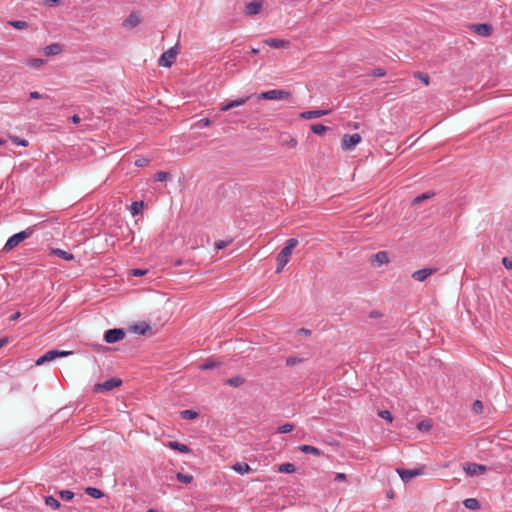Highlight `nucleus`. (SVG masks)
Returning <instances> with one entry per match:
<instances>
[{
  "label": "nucleus",
  "instance_id": "nucleus-1",
  "mask_svg": "<svg viewBox=\"0 0 512 512\" xmlns=\"http://www.w3.org/2000/svg\"><path fill=\"white\" fill-rule=\"evenodd\" d=\"M298 245V240L296 238H290L286 241L285 246L277 255V268L276 272L280 273L286 264L289 261V258L292 254L293 249Z\"/></svg>",
  "mask_w": 512,
  "mask_h": 512
},
{
  "label": "nucleus",
  "instance_id": "nucleus-2",
  "mask_svg": "<svg viewBox=\"0 0 512 512\" xmlns=\"http://www.w3.org/2000/svg\"><path fill=\"white\" fill-rule=\"evenodd\" d=\"M36 225L29 226L23 231L12 235L5 243L3 250L8 252L18 246L22 241L30 238L35 232Z\"/></svg>",
  "mask_w": 512,
  "mask_h": 512
},
{
  "label": "nucleus",
  "instance_id": "nucleus-3",
  "mask_svg": "<svg viewBox=\"0 0 512 512\" xmlns=\"http://www.w3.org/2000/svg\"><path fill=\"white\" fill-rule=\"evenodd\" d=\"M291 94L284 90L273 89L265 92H261L256 95L258 100H284L288 99Z\"/></svg>",
  "mask_w": 512,
  "mask_h": 512
},
{
  "label": "nucleus",
  "instance_id": "nucleus-4",
  "mask_svg": "<svg viewBox=\"0 0 512 512\" xmlns=\"http://www.w3.org/2000/svg\"><path fill=\"white\" fill-rule=\"evenodd\" d=\"M425 466L413 468V469H405V468H397L396 472L400 476V478L404 482H409L414 477L420 476L424 473Z\"/></svg>",
  "mask_w": 512,
  "mask_h": 512
},
{
  "label": "nucleus",
  "instance_id": "nucleus-5",
  "mask_svg": "<svg viewBox=\"0 0 512 512\" xmlns=\"http://www.w3.org/2000/svg\"><path fill=\"white\" fill-rule=\"evenodd\" d=\"M71 354L69 351L49 350L36 360V365L40 366L46 362H50L58 357H63Z\"/></svg>",
  "mask_w": 512,
  "mask_h": 512
},
{
  "label": "nucleus",
  "instance_id": "nucleus-6",
  "mask_svg": "<svg viewBox=\"0 0 512 512\" xmlns=\"http://www.w3.org/2000/svg\"><path fill=\"white\" fill-rule=\"evenodd\" d=\"M178 51L175 47H172L165 51L159 58L158 64L162 67H171L175 62Z\"/></svg>",
  "mask_w": 512,
  "mask_h": 512
},
{
  "label": "nucleus",
  "instance_id": "nucleus-7",
  "mask_svg": "<svg viewBox=\"0 0 512 512\" xmlns=\"http://www.w3.org/2000/svg\"><path fill=\"white\" fill-rule=\"evenodd\" d=\"M362 138L360 134H345L341 141V147L343 150H352L357 144L361 142Z\"/></svg>",
  "mask_w": 512,
  "mask_h": 512
},
{
  "label": "nucleus",
  "instance_id": "nucleus-8",
  "mask_svg": "<svg viewBox=\"0 0 512 512\" xmlns=\"http://www.w3.org/2000/svg\"><path fill=\"white\" fill-rule=\"evenodd\" d=\"M124 337L125 332L123 329L120 328L109 329L104 334V340L109 344L119 342L123 340Z\"/></svg>",
  "mask_w": 512,
  "mask_h": 512
},
{
  "label": "nucleus",
  "instance_id": "nucleus-9",
  "mask_svg": "<svg viewBox=\"0 0 512 512\" xmlns=\"http://www.w3.org/2000/svg\"><path fill=\"white\" fill-rule=\"evenodd\" d=\"M121 384H122V381L119 378L112 377V378L104 381L103 383L96 384L95 391L96 392L111 391L114 388L119 387Z\"/></svg>",
  "mask_w": 512,
  "mask_h": 512
},
{
  "label": "nucleus",
  "instance_id": "nucleus-10",
  "mask_svg": "<svg viewBox=\"0 0 512 512\" xmlns=\"http://www.w3.org/2000/svg\"><path fill=\"white\" fill-rule=\"evenodd\" d=\"M463 469L468 476H476L486 472L487 467L477 463H467L464 465Z\"/></svg>",
  "mask_w": 512,
  "mask_h": 512
},
{
  "label": "nucleus",
  "instance_id": "nucleus-11",
  "mask_svg": "<svg viewBox=\"0 0 512 512\" xmlns=\"http://www.w3.org/2000/svg\"><path fill=\"white\" fill-rule=\"evenodd\" d=\"M471 29L480 36L489 37L493 32V27L490 24L482 23V24H474L471 26Z\"/></svg>",
  "mask_w": 512,
  "mask_h": 512
},
{
  "label": "nucleus",
  "instance_id": "nucleus-12",
  "mask_svg": "<svg viewBox=\"0 0 512 512\" xmlns=\"http://www.w3.org/2000/svg\"><path fill=\"white\" fill-rule=\"evenodd\" d=\"M251 97H252L251 95H247V96H244V97H240V98L231 100L227 104L222 105L220 107V110L224 112V111H228V110H230L232 108L244 105L245 103H247L251 99Z\"/></svg>",
  "mask_w": 512,
  "mask_h": 512
},
{
  "label": "nucleus",
  "instance_id": "nucleus-13",
  "mask_svg": "<svg viewBox=\"0 0 512 512\" xmlns=\"http://www.w3.org/2000/svg\"><path fill=\"white\" fill-rule=\"evenodd\" d=\"M436 272V269L435 268H424V269H420V270H417L415 272H413L412 274V278L416 281H419V282H423L425 281L428 277H430L431 275H433L434 273Z\"/></svg>",
  "mask_w": 512,
  "mask_h": 512
},
{
  "label": "nucleus",
  "instance_id": "nucleus-14",
  "mask_svg": "<svg viewBox=\"0 0 512 512\" xmlns=\"http://www.w3.org/2000/svg\"><path fill=\"white\" fill-rule=\"evenodd\" d=\"M263 8V4L259 0H254L249 2L245 6V14L248 16H253L261 12Z\"/></svg>",
  "mask_w": 512,
  "mask_h": 512
},
{
  "label": "nucleus",
  "instance_id": "nucleus-15",
  "mask_svg": "<svg viewBox=\"0 0 512 512\" xmlns=\"http://www.w3.org/2000/svg\"><path fill=\"white\" fill-rule=\"evenodd\" d=\"M389 262L390 258L387 251H379L372 256V263H375L377 267H381Z\"/></svg>",
  "mask_w": 512,
  "mask_h": 512
},
{
  "label": "nucleus",
  "instance_id": "nucleus-16",
  "mask_svg": "<svg viewBox=\"0 0 512 512\" xmlns=\"http://www.w3.org/2000/svg\"><path fill=\"white\" fill-rule=\"evenodd\" d=\"M329 113L328 110H311L300 113V117L303 119H315L325 116Z\"/></svg>",
  "mask_w": 512,
  "mask_h": 512
},
{
  "label": "nucleus",
  "instance_id": "nucleus-17",
  "mask_svg": "<svg viewBox=\"0 0 512 512\" xmlns=\"http://www.w3.org/2000/svg\"><path fill=\"white\" fill-rule=\"evenodd\" d=\"M141 18L139 14L132 12L123 22L125 28H134L140 24Z\"/></svg>",
  "mask_w": 512,
  "mask_h": 512
},
{
  "label": "nucleus",
  "instance_id": "nucleus-18",
  "mask_svg": "<svg viewBox=\"0 0 512 512\" xmlns=\"http://www.w3.org/2000/svg\"><path fill=\"white\" fill-rule=\"evenodd\" d=\"M264 43L272 48H285L289 45L288 41L277 39V38H269L264 41Z\"/></svg>",
  "mask_w": 512,
  "mask_h": 512
},
{
  "label": "nucleus",
  "instance_id": "nucleus-19",
  "mask_svg": "<svg viewBox=\"0 0 512 512\" xmlns=\"http://www.w3.org/2000/svg\"><path fill=\"white\" fill-rule=\"evenodd\" d=\"M52 255H55L61 259H64L66 261H71L74 259V255L70 252H67L65 250L59 249V248H53L50 252Z\"/></svg>",
  "mask_w": 512,
  "mask_h": 512
},
{
  "label": "nucleus",
  "instance_id": "nucleus-20",
  "mask_svg": "<svg viewBox=\"0 0 512 512\" xmlns=\"http://www.w3.org/2000/svg\"><path fill=\"white\" fill-rule=\"evenodd\" d=\"M167 446L175 451L180 452V453H189L190 452V448L187 445L182 444L178 441H169Z\"/></svg>",
  "mask_w": 512,
  "mask_h": 512
},
{
  "label": "nucleus",
  "instance_id": "nucleus-21",
  "mask_svg": "<svg viewBox=\"0 0 512 512\" xmlns=\"http://www.w3.org/2000/svg\"><path fill=\"white\" fill-rule=\"evenodd\" d=\"M62 51V47L58 43H53L44 48V54L46 56L57 55Z\"/></svg>",
  "mask_w": 512,
  "mask_h": 512
},
{
  "label": "nucleus",
  "instance_id": "nucleus-22",
  "mask_svg": "<svg viewBox=\"0 0 512 512\" xmlns=\"http://www.w3.org/2000/svg\"><path fill=\"white\" fill-rule=\"evenodd\" d=\"M150 329V325L146 322H140L132 326V330L140 335H145Z\"/></svg>",
  "mask_w": 512,
  "mask_h": 512
},
{
  "label": "nucleus",
  "instance_id": "nucleus-23",
  "mask_svg": "<svg viewBox=\"0 0 512 512\" xmlns=\"http://www.w3.org/2000/svg\"><path fill=\"white\" fill-rule=\"evenodd\" d=\"M245 382V379L241 376H235L232 378H229L225 381V383L232 387H240Z\"/></svg>",
  "mask_w": 512,
  "mask_h": 512
},
{
  "label": "nucleus",
  "instance_id": "nucleus-24",
  "mask_svg": "<svg viewBox=\"0 0 512 512\" xmlns=\"http://www.w3.org/2000/svg\"><path fill=\"white\" fill-rule=\"evenodd\" d=\"M84 492L95 499H99L104 496V493L100 489L94 487H87Z\"/></svg>",
  "mask_w": 512,
  "mask_h": 512
},
{
  "label": "nucleus",
  "instance_id": "nucleus-25",
  "mask_svg": "<svg viewBox=\"0 0 512 512\" xmlns=\"http://www.w3.org/2000/svg\"><path fill=\"white\" fill-rule=\"evenodd\" d=\"M44 500L45 504L54 510L59 509L61 506L60 502L53 496H45Z\"/></svg>",
  "mask_w": 512,
  "mask_h": 512
},
{
  "label": "nucleus",
  "instance_id": "nucleus-26",
  "mask_svg": "<svg viewBox=\"0 0 512 512\" xmlns=\"http://www.w3.org/2000/svg\"><path fill=\"white\" fill-rule=\"evenodd\" d=\"M299 449L304 453H310L316 456L321 455V451L318 448L311 445H301L299 446Z\"/></svg>",
  "mask_w": 512,
  "mask_h": 512
},
{
  "label": "nucleus",
  "instance_id": "nucleus-27",
  "mask_svg": "<svg viewBox=\"0 0 512 512\" xmlns=\"http://www.w3.org/2000/svg\"><path fill=\"white\" fill-rule=\"evenodd\" d=\"M233 469H234L236 472H238V473H240V474H242V475H243V474L248 473V472L251 470L250 466H249L247 463H244V462H242V463H236V464L233 466Z\"/></svg>",
  "mask_w": 512,
  "mask_h": 512
},
{
  "label": "nucleus",
  "instance_id": "nucleus-28",
  "mask_svg": "<svg viewBox=\"0 0 512 512\" xmlns=\"http://www.w3.org/2000/svg\"><path fill=\"white\" fill-rule=\"evenodd\" d=\"M218 365H219V363L216 362L214 359L208 358L204 363H202L199 366V369H201V370H210V369H213V368L217 367Z\"/></svg>",
  "mask_w": 512,
  "mask_h": 512
},
{
  "label": "nucleus",
  "instance_id": "nucleus-29",
  "mask_svg": "<svg viewBox=\"0 0 512 512\" xmlns=\"http://www.w3.org/2000/svg\"><path fill=\"white\" fill-rule=\"evenodd\" d=\"M144 203L143 201H135L131 204L130 211L133 216L139 214L143 209Z\"/></svg>",
  "mask_w": 512,
  "mask_h": 512
},
{
  "label": "nucleus",
  "instance_id": "nucleus-30",
  "mask_svg": "<svg viewBox=\"0 0 512 512\" xmlns=\"http://www.w3.org/2000/svg\"><path fill=\"white\" fill-rule=\"evenodd\" d=\"M463 504H464V506H465L466 508H468V509H472V510H474V509H478V508H479V506H480V505H479L478 500H477V499H475V498H467V499H465V500L463 501Z\"/></svg>",
  "mask_w": 512,
  "mask_h": 512
},
{
  "label": "nucleus",
  "instance_id": "nucleus-31",
  "mask_svg": "<svg viewBox=\"0 0 512 512\" xmlns=\"http://www.w3.org/2000/svg\"><path fill=\"white\" fill-rule=\"evenodd\" d=\"M8 25L12 26L15 29L23 30L28 27V23L26 21H20V20H11L8 21Z\"/></svg>",
  "mask_w": 512,
  "mask_h": 512
},
{
  "label": "nucleus",
  "instance_id": "nucleus-32",
  "mask_svg": "<svg viewBox=\"0 0 512 512\" xmlns=\"http://www.w3.org/2000/svg\"><path fill=\"white\" fill-rule=\"evenodd\" d=\"M278 471L281 473H293L295 472V466L292 463H283L278 466Z\"/></svg>",
  "mask_w": 512,
  "mask_h": 512
},
{
  "label": "nucleus",
  "instance_id": "nucleus-33",
  "mask_svg": "<svg viewBox=\"0 0 512 512\" xmlns=\"http://www.w3.org/2000/svg\"><path fill=\"white\" fill-rule=\"evenodd\" d=\"M26 64L29 67L38 69V68H40L44 64V60L40 59V58H32V59L27 60Z\"/></svg>",
  "mask_w": 512,
  "mask_h": 512
},
{
  "label": "nucleus",
  "instance_id": "nucleus-34",
  "mask_svg": "<svg viewBox=\"0 0 512 512\" xmlns=\"http://www.w3.org/2000/svg\"><path fill=\"white\" fill-rule=\"evenodd\" d=\"M181 417L186 420H193L198 417V413L194 410H183Z\"/></svg>",
  "mask_w": 512,
  "mask_h": 512
},
{
  "label": "nucleus",
  "instance_id": "nucleus-35",
  "mask_svg": "<svg viewBox=\"0 0 512 512\" xmlns=\"http://www.w3.org/2000/svg\"><path fill=\"white\" fill-rule=\"evenodd\" d=\"M414 77L423 82L426 86L430 83V77L427 73L424 72H415Z\"/></svg>",
  "mask_w": 512,
  "mask_h": 512
},
{
  "label": "nucleus",
  "instance_id": "nucleus-36",
  "mask_svg": "<svg viewBox=\"0 0 512 512\" xmlns=\"http://www.w3.org/2000/svg\"><path fill=\"white\" fill-rule=\"evenodd\" d=\"M176 478L179 482L181 483H185V484H189L192 482L193 480V477L192 475H189V474H183V473H177L176 474Z\"/></svg>",
  "mask_w": 512,
  "mask_h": 512
},
{
  "label": "nucleus",
  "instance_id": "nucleus-37",
  "mask_svg": "<svg viewBox=\"0 0 512 512\" xmlns=\"http://www.w3.org/2000/svg\"><path fill=\"white\" fill-rule=\"evenodd\" d=\"M417 428L421 432H429L432 428V425H431L430 421L423 420L418 423Z\"/></svg>",
  "mask_w": 512,
  "mask_h": 512
},
{
  "label": "nucleus",
  "instance_id": "nucleus-38",
  "mask_svg": "<svg viewBox=\"0 0 512 512\" xmlns=\"http://www.w3.org/2000/svg\"><path fill=\"white\" fill-rule=\"evenodd\" d=\"M311 130L313 133H315L317 135H321L327 131V127L322 124H313L311 126Z\"/></svg>",
  "mask_w": 512,
  "mask_h": 512
},
{
  "label": "nucleus",
  "instance_id": "nucleus-39",
  "mask_svg": "<svg viewBox=\"0 0 512 512\" xmlns=\"http://www.w3.org/2000/svg\"><path fill=\"white\" fill-rule=\"evenodd\" d=\"M59 496L65 501H70L73 499L74 493L70 490H61L59 491Z\"/></svg>",
  "mask_w": 512,
  "mask_h": 512
},
{
  "label": "nucleus",
  "instance_id": "nucleus-40",
  "mask_svg": "<svg viewBox=\"0 0 512 512\" xmlns=\"http://www.w3.org/2000/svg\"><path fill=\"white\" fill-rule=\"evenodd\" d=\"M169 176L170 174L168 172L158 171L157 173H155L154 179L155 181L162 182L165 181Z\"/></svg>",
  "mask_w": 512,
  "mask_h": 512
},
{
  "label": "nucleus",
  "instance_id": "nucleus-41",
  "mask_svg": "<svg viewBox=\"0 0 512 512\" xmlns=\"http://www.w3.org/2000/svg\"><path fill=\"white\" fill-rule=\"evenodd\" d=\"M294 426L292 424L286 423L277 428L279 433H288L293 430Z\"/></svg>",
  "mask_w": 512,
  "mask_h": 512
},
{
  "label": "nucleus",
  "instance_id": "nucleus-42",
  "mask_svg": "<svg viewBox=\"0 0 512 512\" xmlns=\"http://www.w3.org/2000/svg\"><path fill=\"white\" fill-rule=\"evenodd\" d=\"M150 160L146 157H139L135 160V165L137 167H145L149 164Z\"/></svg>",
  "mask_w": 512,
  "mask_h": 512
},
{
  "label": "nucleus",
  "instance_id": "nucleus-43",
  "mask_svg": "<svg viewBox=\"0 0 512 512\" xmlns=\"http://www.w3.org/2000/svg\"><path fill=\"white\" fill-rule=\"evenodd\" d=\"M11 139L18 146H22V147L28 146V141L23 138L14 136V137H11Z\"/></svg>",
  "mask_w": 512,
  "mask_h": 512
},
{
  "label": "nucleus",
  "instance_id": "nucleus-44",
  "mask_svg": "<svg viewBox=\"0 0 512 512\" xmlns=\"http://www.w3.org/2000/svg\"><path fill=\"white\" fill-rule=\"evenodd\" d=\"M472 409L474 412L476 413H481L482 410H483V404L480 400H476L473 405H472Z\"/></svg>",
  "mask_w": 512,
  "mask_h": 512
},
{
  "label": "nucleus",
  "instance_id": "nucleus-45",
  "mask_svg": "<svg viewBox=\"0 0 512 512\" xmlns=\"http://www.w3.org/2000/svg\"><path fill=\"white\" fill-rule=\"evenodd\" d=\"M379 416L389 422H392L393 420V417L391 415V413L388 411V410H382L379 412Z\"/></svg>",
  "mask_w": 512,
  "mask_h": 512
},
{
  "label": "nucleus",
  "instance_id": "nucleus-46",
  "mask_svg": "<svg viewBox=\"0 0 512 512\" xmlns=\"http://www.w3.org/2000/svg\"><path fill=\"white\" fill-rule=\"evenodd\" d=\"M430 197H431V194H429V193H424V194H421V195L417 196L416 198H414V201H413V202H414L415 204H418V203H420V202H422V201H424V200H426V199H428V198H430Z\"/></svg>",
  "mask_w": 512,
  "mask_h": 512
},
{
  "label": "nucleus",
  "instance_id": "nucleus-47",
  "mask_svg": "<svg viewBox=\"0 0 512 512\" xmlns=\"http://www.w3.org/2000/svg\"><path fill=\"white\" fill-rule=\"evenodd\" d=\"M29 97H30V99H46V98H48L47 95L40 94L37 91L30 92Z\"/></svg>",
  "mask_w": 512,
  "mask_h": 512
},
{
  "label": "nucleus",
  "instance_id": "nucleus-48",
  "mask_svg": "<svg viewBox=\"0 0 512 512\" xmlns=\"http://www.w3.org/2000/svg\"><path fill=\"white\" fill-rule=\"evenodd\" d=\"M198 127L202 128V127H208L211 125V121L210 119L208 118H202L200 119L197 124H196Z\"/></svg>",
  "mask_w": 512,
  "mask_h": 512
},
{
  "label": "nucleus",
  "instance_id": "nucleus-49",
  "mask_svg": "<svg viewBox=\"0 0 512 512\" xmlns=\"http://www.w3.org/2000/svg\"><path fill=\"white\" fill-rule=\"evenodd\" d=\"M346 479H347V476L345 473H335L334 478H333V480L335 482H344V481H346Z\"/></svg>",
  "mask_w": 512,
  "mask_h": 512
},
{
  "label": "nucleus",
  "instance_id": "nucleus-50",
  "mask_svg": "<svg viewBox=\"0 0 512 512\" xmlns=\"http://www.w3.org/2000/svg\"><path fill=\"white\" fill-rule=\"evenodd\" d=\"M385 74H386V72L382 68H376L373 70V73H372V75L374 77H383V76H385Z\"/></svg>",
  "mask_w": 512,
  "mask_h": 512
},
{
  "label": "nucleus",
  "instance_id": "nucleus-51",
  "mask_svg": "<svg viewBox=\"0 0 512 512\" xmlns=\"http://www.w3.org/2000/svg\"><path fill=\"white\" fill-rule=\"evenodd\" d=\"M300 361V359L296 358V357H288L286 359V365L287 366H293L295 365L296 363H298Z\"/></svg>",
  "mask_w": 512,
  "mask_h": 512
},
{
  "label": "nucleus",
  "instance_id": "nucleus-52",
  "mask_svg": "<svg viewBox=\"0 0 512 512\" xmlns=\"http://www.w3.org/2000/svg\"><path fill=\"white\" fill-rule=\"evenodd\" d=\"M502 264L505 266V268L512 270V260L511 259L504 257L502 259Z\"/></svg>",
  "mask_w": 512,
  "mask_h": 512
},
{
  "label": "nucleus",
  "instance_id": "nucleus-53",
  "mask_svg": "<svg viewBox=\"0 0 512 512\" xmlns=\"http://www.w3.org/2000/svg\"><path fill=\"white\" fill-rule=\"evenodd\" d=\"M44 4L49 7H54L60 4V0H44Z\"/></svg>",
  "mask_w": 512,
  "mask_h": 512
},
{
  "label": "nucleus",
  "instance_id": "nucleus-54",
  "mask_svg": "<svg viewBox=\"0 0 512 512\" xmlns=\"http://www.w3.org/2000/svg\"><path fill=\"white\" fill-rule=\"evenodd\" d=\"M145 274H146V270H142V269H133L132 270V275L136 276V277H140V276H143Z\"/></svg>",
  "mask_w": 512,
  "mask_h": 512
},
{
  "label": "nucleus",
  "instance_id": "nucleus-55",
  "mask_svg": "<svg viewBox=\"0 0 512 512\" xmlns=\"http://www.w3.org/2000/svg\"><path fill=\"white\" fill-rule=\"evenodd\" d=\"M225 246H226V243L224 241H218L215 243L216 250L223 249Z\"/></svg>",
  "mask_w": 512,
  "mask_h": 512
},
{
  "label": "nucleus",
  "instance_id": "nucleus-56",
  "mask_svg": "<svg viewBox=\"0 0 512 512\" xmlns=\"http://www.w3.org/2000/svg\"><path fill=\"white\" fill-rule=\"evenodd\" d=\"M71 121L74 123V124H78L80 122V117L78 115H73L71 117Z\"/></svg>",
  "mask_w": 512,
  "mask_h": 512
},
{
  "label": "nucleus",
  "instance_id": "nucleus-57",
  "mask_svg": "<svg viewBox=\"0 0 512 512\" xmlns=\"http://www.w3.org/2000/svg\"><path fill=\"white\" fill-rule=\"evenodd\" d=\"M289 145L291 147H295L297 145V140L294 139V138H291L290 141H289Z\"/></svg>",
  "mask_w": 512,
  "mask_h": 512
},
{
  "label": "nucleus",
  "instance_id": "nucleus-58",
  "mask_svg": "<svg viewBox=\"0 0 512 512\" xmlns=\"http://www.w3.org/2000/svg\"><path fill=\"white\" fill-rule=\"evenodd\" d=\"M8 340L6 338L0 339V348H2L4 345H6Z\"/></svg>",
  "mask_w": 512,
  "mask_h": 512
},
{
  "label": "nucleus",
  "instance_id": "nucleus-59",
  "mask_svg": "<svg viewBox=\"0 0 512 512\" xmlns=\"http://www.w3.org/2000/svg\"><path fill=\"white\" fill-rule=\"evenodd\" d=\"M19 316H20V312H16V313H14V314L11 316V320H12V321H14V320L18 319V318H19Z\"/></svg>",
  "mask_w": 512,
  "mask_h": 512
},
{
  "label": "nucleus",
  "instance_id": "nucleus-60",
  "mask_svg": "<svg viewBox=\"0 0 512 512\" xmlns=\"http://www.w3.org/2000/svg\"><path fill=\"white\" fill-rule=\"evenodd\" d=\"M300 333H303L304 335L308 336V335H310V330L302 328V329H300Z\"/></svg>",
  "mask_w": 512,
  "mask_h": 512
},
{
  "label": "nucleus",
  "instance_id": "nucleus-61",
  "mask_svg": "<svg viewBox=\"0 0 512 512\" xmlns=\"http://www.w3.org/2000/svg\"><path fill=\"white\" fill-rule=\"evenodd\" d=\"M182 263H183V262H182V260H181V259H178V260H176V261H175L174 265H175L176 267H178V266H181V265H182Z\"/></svg>",
  "mask_w": 512,
  "mask_h": 512
},
{
  "label": "nucleus",
  "instance_id": "nucleus-62",
  "mask_svg": "<svg viewBox=\"0 0 512 512\" xmlns=\"http://www.w3.org/2000/svg\"><path fill=\"white\" fill-rule=\"evenodd\" d=\"M378 315H379L378 312L373 311V312H371L370 317L371 318H376V317H378Z\"/></svg>",
  "mask_w": 512,
  "mask_h": 512
},
{
  "label": "nucleus",
  "instance_id": "nucleus-63",
  "mask_svg": "<svg viewBox=\"0 0 512 512\" xmlns=\"http://www.w3.org/2000/svg\"><path fill=\"white\" fill-rule=\"evenodd\" d=\"M251 53H252V54H258V53H259V49L252 48V49H251Z\"/></svg>",
  "mask_w": 512,
  "mask_h": 512
},
{
  "label": "nucleus",
  "instance_id": "nucleus-64",
  "mask_svg": "<svg viewBox=\"0 0 512 512\" xmlns=\"http://www.w3.org/2000/svg\"><path fill=\"white\" fill-rule=\"evenodd\" d=\"M353 128H354V129H358V128H359V124H358V123H354V124H353Z\"/></svg>",
  "mask_w": 512,
  "mask_h": 512
}]
</instances>
